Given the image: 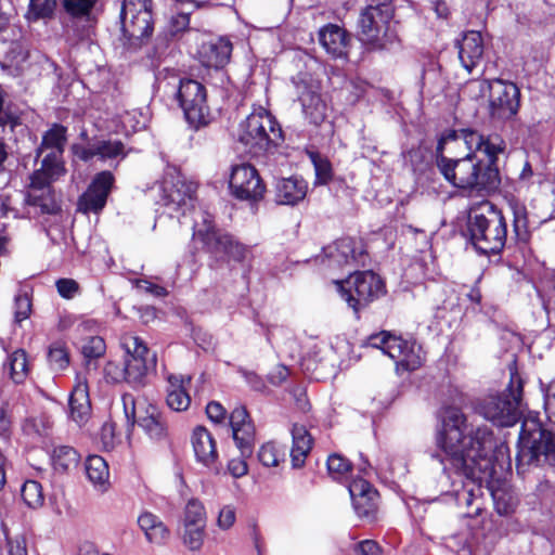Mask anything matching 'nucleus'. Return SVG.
Wrapping results in <instances>:
<instances>
[{"mask_svg": "<svg viewBox=\"0 0 555 555\" xmlns=\"http://www.w3.org/2000/svg\"><path fill=\"white\" fill-rule=\"evenodd\" d=\"M435 442L437 451L431 457L442 466L452 487L463 485L462 491H455L457 503L472 507L476 501L475 480L480 478L477 474L486 473L491 465L492 431L487 426H470L460 408L448 405L440 412Z\"/></svg>", "mask_w": 555, "mask_h": 555, "instance_id": "nucleus-1", "label": "nucleus"}, {"mask_svg": "<svg viewBox=\"0 0 555 555\" xmlns=\"http://www.w3.org/2000/svg\"><path fill=\"white\" fill-rule=\"evenodd\" d=\"M506 150L504 139L475 129L447 131L437 144V167L454 188L469 194L487 195L498 190L499 156Z\"/></svg>", "mask_w": 555, "mask_h": 555, "instance_id": "nucleus-2", "label": "nucleus"}, {"mask_svg": "<svg viewBox=\"0 0 555 555\" xmlns=\"http://www.w3.org/2000/svg\"><path fill=\"white\" fill-rule=\"evenodd\" d=\"M40 167L30 177L28 196L24 197L30 206L40 207L43 214L59 210L51 184L61 180L67 172L63 155L44 153L40 157Z\"/></svg>", "mask_w": 555, "mask_h": 555, "instance_id": "nucleus-3", "label": "nucleus"}, {"mask_svg": "<svg viewBox=\"0 0 555 555\" xmlns=\"http://www.w3.org/2000/svg\"><path fill=\"white\" fill-rule=\"evenodd\" d=\"M469 217L470 240L475 248L485 255L500 253L506 243L507 229L502 211L485 202Z\"/></svg>", "mask_w": 555, "mask_h": 555, "instance_id": "nucleus-4", "label": "nucleus"}, {"mask_svg": "<svg viewBox=\"0 0 555 555\" xmlns=\"http://www.w3.org/2000/svg\"><path fill=\"white\" fill-rule=\"evenodd\" d=\"M522 380L512 374L506 391L490 393L479 401L476 411L487 421L500 427L515 425L521 415Z\"/></svg>", "mask_w": 555, "mask_h": 555, "instance_id": "nucleus-5", "label": "nucleus"}, {"mask_svg": "<svg viewBox=\"0 0 555 555\" xmlns=\"http://www.w3.org/2000/svg\"><path fill=\"white\" fill-rule=\"evenodd\" d=\"M372 1L375 3L366 7L359 17L360 40L372 49H385L397 37L390 25L393 10L390 0Z\"/></svg>", "mask_w": 555, "mask_h": 555, "instance_id": "nucleus-6", "label": "nucleus"}, {"mask_svg": "<svg viewBox=\"0 0 555 555\" xmlns=\"http://www.w3.org/2000/svg\"><path fill=\"white\" fill-rule=\"evenodd\" d=\"M544 459L555 466V434L544 429L535 417H526L519 434L518 466Z\"/></svg>", "mask_w": 555, "mask_h": 555, "instance_id": "nucleus-7", "label": "nucleus"}, {"mask_svg": "<svg viewBox=\"0 0 555 555\" xmlns=\"http://www.w3.org/2000/svg\"><path fill=\"white\" fill-rule=\"evenodd\" d=\"M467 88L476 96L488 98L490 115L494 119L507 120L514 117L519 108V90L515 83L501 79L474 80Z\"/></svg>", "mask_w": 555, "mask_h": 555, "instance_id": "nucleus-8", "label": "nucleus"}, {"mask_svg": "<svg viewBox=\"0 0 555 555\" xmlns=\"http://www.w3.org/2000/svg\"><path fill=\"white\" fill-rule=\"evenodd\" d=\"M366 345L388 356L395 362L398 373L415 371L424 362V351L420 345L390 332L383 331L369 336Z\"/></svg>", "mask_w": 555, "mask_h": 555, "instance_id": "nucleus-9", "label": "nucleus"}, {"mask_svg": "<svg viewBox=\"0 0 555 555\" xmlns=\"http://www.w3.org/2000/svg\"><path fill=\"white\" fill-rule=\"evenodd\" d=\"M336 285L341 298L354 312H359L385 292L384 282L372 271L354 272L345 281L336 282Z\"/></svg>", "mask_w": 555, "mask_h": 555, "instance_id": "nucleus-10", "label": "nucleus"}, {"mask_svg": "<svg viewBox=\"0 0 555 555\" xmlns=\"http://www.w3.org/2000/svg\"><path fill=\"white\" fill-rule=\"evenodd\" d=\"M173 89L186 121L195 129L207 125L210 120V112L205 87L193 79H181L178 86L173 85Z\"/></svg>", "mask_w": 555, "mask_h": 555, "instance_id": "nucleus-11", "label": "nucleus"}, {"mask_svg": "<svg viewBox=\"0 0 555 555\" xmlns=\"http://www.w3.org/2000/svg\"><path fill=\"white\" fill-rule=\"evenodd\" d=\"M245 145L251 144L259 151L276 146L283 140L282 129L266 108L255 107L245 120Z\"/></svg>", "mask_w": 555, "mask_h": 555, "instance_id": "nucleus-12", "label": "nucleus"}, {"mask_svg": "<svg viewBox=\"0 0 555 555\" xmlns=\"http://www.w3.org/2000/svg\"><path fill=\"white\" fill-rule=\"evenodd\" d=\"M121 347L126 352L128 384L135 387L143 385L149 372L156 365L155 353L150 351L140 337L133 335L124 336Z\"/></svg>", "mask_w": 555, "mask_h": 555, "instance_id": "nucleus-13", "label": "nucleus"}, {"mask_svg": "<svg viewBox=\"0 0 555 555\" xmlns=\"http://www.w3.org/2000/svg\"><path fill=\"white\" fill-rule=\"evenodd\" d=\"M121 31L129 39H142L153 31L152 0H122Z\"/></svg>", "mask_w": 555, "mask_h": 555, "instance_id": "nucleus-14", "label": "nucleus"}, {"mask_svg": "<svg viewBox=\"0 0 555 555\" xmlns=\"http://www.w3.org/2000/svg\"><path fill=\"white\" fill-rule=\"evenodd\" d=\"M160 201L172 212L185 215L194 207L196 184L179 173H167L160 183Z\"/></svg>", "mask_w": 555, "mask_h": 555, "instance_id": "nucleus-15", "label": "nucleus"}, {"mask_svg": "<svg viewBox=\"0 0 555 555\" xmlns=\"http://www.w3.org/2000/svg\"><path fill=\"white\" fill-rule=\"evenodd\" d=\"M201 222L194 223L193 240L199 241L203 248L216 260L223 259L225 256L234 257V249L238 244H234L232 236L222 234L215 230L212 217L208 212H201Z\"/></svg>", "mask_w": 555, "mask_h": 555, "instance_id": "nucleus-16", "label": "nucleus"}, {"mask_svg": "<svg viewBox=\"0 0 555 555\" xmlns=\"http://www.w3.org/2000/svg\"><path fill=\"white\" fill-rule=\"evenodd\" d=\"M296 88L306 119L312 125H321L327 116L328 106L320 92V82L305 76L296 82Z\"/></svg>", "mask_w": 555, "mask_h": 555, "instance_id": "nucleus-17", "label": "nucleus"}, {"mask_svg": "<svg viewBox=\"0 0 555 555\" xmlns=\"http://www.w3.org/2000/svg\"><path fill=\"white\" fill-rule=\"evenodd\" d=\"M113 183L114 177L109 171L98 173L88 189L80 195L77 210L86 215L100 212L106 205Z\"/></svg>", "mask_w": 555, "mask_h": 555, "instance_id": "nucleus-18", "label": "nucleus"}, {"mask_svg": "<svg viewBox=\"0 0 555 555\" xmlns=\"http://www.w3.org/2000/svg\"><path fill=\"white\" fill-rule=\"evenodd\" d=\"M208 418L219 425H223L228 435L232 437L235 446L243 449V437L240 436L243 428V408L234 409L228 416L225 409L217 401H211L206 406Z\"/></svg>", "mask_w": 555, "mask_h": 555, "instance_id": "nucleus-19", "label": "nucleus"}, {"mask_svg": "<svg viewBox=\"0 0 555 555\" xmlns=\"http://www.w3.org/2000/svg\"><path fill=\"white\" fill-rule=\"evenodd\" d=\"M350 40V35L336 24H327L319 30V41L333 59L347 57Z\"/></svg>", "mask_w": 555, "mask_h": 555, "instance_id": "nucleus-20", "label": "nucleus"}, {"mask_svg": "<svg viewBox=\"0 0 555 555\" xmlns=\"http://www.w3.org/2000/svg\"><path fill=\"white\" fill-rule=\"evenodd\" d=\"M459 60L467 70H472L481 62L485 51L483 38L479 31L469 30L457 40Z\"/></svg>", "mask_w": 555, "mask_h": 555, "instance_id": "nucleus-21", "label": "nucleus"}, {"mask_svg": "<svg viewBox=\"0 0 555 555\" xmlns=\"http://www.w3.org/2000/svg\"><path fill=\"white\" fill-rule=\"evenodd\" d=\"M348 490L352 499L353 507L359 516L369 517L375 513L378 493L365 479H353L349 483Z\"/></svg>", "mask_w": 555, "mask_h": 555, "instance_id": "nucleus-22", "label": "nucleus"}, {"mask_svg": "<svg viewBox=\"0 0 555 555\" xmlns=\"http://www.w3.org/2000/svg\"><path fill=\"white\" fill-rule=\"evenodd\" d=\"M72 151L76 157L83 162H89L94 157L106 160L125 155L124 144L118 140H100L89 146L74 144Z\"/></svg>", "mask_w": 555, "mask_h": 555, "instance_id": "nucleus-23", "label": "nucleus"}, {"mask_svg": "<svg viewBox=\"0 0 555 555\" xmlns=\"http://www.w3.org/2000/svg\"><path fill=\"white\" fill-rule=\"evenodd\" d=\"M90 412L88 379L85 374L78 373L69 397V415L74 422L82 425L88 421Z\"/></svg>", "mask_w": 555, "mask_h": 555, "instance_id": "nucleus-24", "label": "nucleus"}, {"mask_svg": "<svg viewBox=\"0 0 555 555\" xmlns=\"http://www.w3.org/2000/svg\"><path fill=\"white\" fill-rule=\"evenodd\" d=\"M231 52L232 44L228 39H211L202 43L198 59L203 66L218 69L229 62Z\"/></svg>", "mask_w": 555, "mask_h": 555, "instance_id": "nucleus-25", "label": "nucleus"}, {"mask_svg": "<svg viewBox=\"0 0 555 555\" xmlns=\"http://www.w3.org/2000/svg\"><path fill=\"white\" fill-rule=\"evenodd\" d=\"M308 183L299 176L280 178L275 182V201L280 205L295 206L307 196Z\"/></svg>", "mask_w": 555, "mask_h": 555, "instance_id": "nucleus-26", "label": "nucleus"}, {"mask_svg": "<svg viewBox=\"0 0 555 555\" xmlns=\"http://www.w3.org/2000/svg\"><path fill=\"white\" fill-rule=\"evenodd\" d=\"M267 194V186L257 169L245 164V207L256 215L263 206Z\"/></svg>", "mask_w": 555, "mask_h": 555, "instance_id": "nucleus-27", "label": "nucleus"}, {"mask_svg": "<svg viewBox=\"0 0 555 555\" xmlns=\"http://www.w3.org/2000/svg\"><path fill=\"white\" fill-rule=\"evenodd\" d=\"M167 383L166 402L169 409L176 412L186 411L191 404V397L188 391L191 377L170 374L167 377Z\"/></svg>", "mask_w": 555, "mask_h": 555, "instance_id": "nucleus-28", "label": "nucleus"}, {"mask_svg": "<svg viewBox=\"0 0 555 555\" xmlns=\"http://www.w3.org/2000/svg\"><path fill=\"white\" fill-rule=\"evenodd\" d=\"M137 424L151 440L162 441L167 437L166 423L156 405L147 404L140 409Z\"/></svg>", "mask_w": 555, "mask_h": 555, "instance_id": "nucleus-29", "label": "nucleus"}, {"mask_svg": "<svg viewBox=\"0 0 555 555\" xmlns=\"http://www.w3.org/2000/svg\"><path fill=\"white\" fill-rule=\"evenodd\" d=\"M192 446L195 456L206 467H214L218 460L216 442L211 434L203 426L193 430Z\"/></svg>", "mask_w": 555, "mask_h": 555, "instance_id": "nucleus-30", "label": "nucleus"}, {"mask_svg": "<svg viewBox=\"0 0 555 555\" xmlns=\"http://www.w3.org/2000/svg\"><path fill=\"white\" fill-rule=\"evenodd\" d=\"M27 194L16 193L14 195L0 196V217L4 218H34L39 214L40 207L30 206L24 201Z\"/></svg>", "mask_w": 555, "mask_h": 555, "instance_id": "nucleus-31", "label": "nucleus"}, {"mask_svg": "<svg viewBox=\"0 0 555 555\" xmlns=\"http://www.w3.org/2000/svg\"><path fill=\"white\" fill-rule=\"evenodd\" d=\"M362 254V244L351 237L340 238L326 248V255L337 266L352 263L357 261Z\"/></svg>", "mask_w": 555, "mask_h": 555, "instance_id": "nucleus-32", "label": "nucleus"}, {"mask_svg": "<svg viewBox=\"0 0 555 555\" xmlns=\"http://www.w3.org/2000/svg\"><path fill=\"white\" fill-rule=\"evenodd\" d=\"M293 447L291 457L293 467L299 468L304 466L306 457L312 447V437L307 428L302 425H294L292 429Z\"/></svg>", "mask_w": 555, "mask_h": 555, "instance_id": "nucleus-33", "label": "nucleus"}, {"mask_svg": "<svg viewBox=\"0 0 555 555\" xmlns=\"http://www.w3.org/2000/svg\"><path fill=\"white\" fill-rule=\"evenodd\" d=\"M138 525L151 543L163 544L169 537V530L165 524L150 512H144L139 516Z\"/></svg>", "mask_w": 555, "mask_h": 555, "instance_id": "nucleus-34", "label": "nucleus"}, {"mask_svg": "<svg viewBox=\"0 0 555 555\" xmlns=\"http://www.w3.org/2000/svg\"><path fill=\"white\" fill-rule=\"evenodd\" d=\"M86 473L90 482L100 492L109 487V470L106 461L100 455H90L86 461Z\"/></svg>", "mask_w": 555, "mask_h": 555, "instance_id": "nucleus-35", "label": "nucleus"}, {"mask_svg": "<svg viewBox=\"0 0 555 555\" xmlns=\"http://www.w3.org/2000/svg\"><path fill=\"white\" fill-rule=\"evenodd\" d=\"M66 141V128L62 125L54 124L42 135L41 144L36 151L37 157H40L44 153L63 155Z\"/></svg>", "mask_w": 555, "mask_h": 555, "instance_id": "nucleus-36", "label": "nucleus"}, {"mask_svg": "<svg viewBox=\"0 0 555 555\" xmlns=\"http://www.w3.org/2000/svg\"><path fill=\"white\" fill-rule=\"evenodd\" d=\"M0 54L3 55L7 65L15 69H22L28 57V52L20 40L7 41L4 36L0 37Z\"/></svg>", "mask_w": 555, "mask_h": 555, "instance_id": "nucleus-37", "label": "nucleus"}, {"mask_svg": "<svg viewBox=\"0 0 555 555\" xmlns=\"http://www.w3.org/2000/svg\"><path fill=\"white\" fill-rule=\"evenodd\" d=\"M79 455L76 450L68 446H59L53 449L51 463L55 472L65 473L76 467Z\"/></svg>", "mask_w": 555, "mask_h": 555, "instance_id": "nucleus-38", "label": "nucleus"}, {"mask_svg": "<svg viewBox=\"0 0 555 555\" xmlns=\"http://www.w3.org/2000/svg\"><path fill=\"white\" fill-rule=\"evenodd\" d=\"M5 369L9 370L10 376L15 383H22L28 372V361L25 351L17 349L12 352L8 358Z\"/></svg>", "mask_w": 555, "mask_h": 555, "instance_id": "nucleus-39", "label": "nucleus"}, {"mask_svg": "<svg viewBox=\"0 0 555 555\" xmlns=\"http://www.w3.org/2000/svg\"><path fill=\"white\" fill-rule=\"evenodd\" d=\"M22 498L24 503L30 508H39L44 503V495L41 485L36 480H27L22 487Z\"/></svg>", "mask_w": 555, "mask_h": 555, "instance_id": "nucleus-40", "label": "nucleus"}, {"mask_svg": "<svg viewBox=\"0 0 555 555\" xmlns=\"http://www.w3.org/2000/svg\"><path fill=\"white\" fill-rule=\"evenodd\" d=\"M206 522L207 517L203 503L197 499L189 500L184 508L182 525L206 526Z\"/></svg>", "mask_w": 555, "mask_h": 555, "instance_id": "nucleus-41", "label": "nucleus"}, {"mask_svg": "<svg viewBox=\"0 0 555 555\" xmlns=\"http://www.w3.org/2000/svg\"><path fill=\"white\" fill-rule=\"evenodd\" d=\"M182 541L190 551H199L204 544L206 526L182 525Z\"/></svg>", "mask_w": 555, "mask_h": 555, "instance_id": "nucleus-42", "label": "nucleus"}, {"mask_svg": "<svg viewBox=\"0 0 555 555\" xmlns=\"http://www.w3.org/2000/svg\"><path fill=\"white\" fill-rule=\"evenodd\" d=\"M509 208L513 212L514 232L520 240H526L528 234V216L525 205L512 199L509 201Z\"/></svg>", "mask_w": 555, "mask_h": 555, "instance_id": "nucleus-43", "label": "nucleus"}, {"mask_svg": "<svg viewBox=\"0 0 555 555\" xmlns=\"http://www.w3.org/2000/svg\"><path fill=\"white\" fill-rule=\"evenodd\" d=\"M309 157L315 171V184H326L333 178V170L330 160L317 152H309Z\"/></svg>", "mask_w": 555, "mask_h": 555, "instance_id": "nucleus-44", "label": "nucleus"}, {"mask_svg": "<svg viewBox=\"0 0 555 555\" xmlns=\"http://www.w3.org/2000/svg\"><path fill=\"white\" fill-rule=\"evenodd\" d=\"M56 0H29V9L26 13L28 21L34 22L52 15Z\"/></svg>", "mask_w": 555, "mask_h": 555, "instance_id": "nucleus-45", "label": "nucleus"}, {"mask_svg": "<svg viewBox=\"0 0 555 555\" xmlns=\"http://www.w3.org/2000/svg\"><path fill=\"white\" fill-rule=\"evenodd\" d=\"M284 456V449L273 442L263 444L258 453L259 461L268 467L278 466Z\"/></svg>", "mask_w": 555, "mask_h": 555, "instance_id": "nucleus-46", "label": "nucleus"}, {"mask_svg": "<svg viewBox=\"0 0 555 555\" xmlns=\"http://www.w3.org/2000/svg\"><path fill=\"white\" fill-rule=\"evenodd\" d=\"M106 351V344L100 336H91L85 339L81 345V352L86 360L101 358Z\"/></svg>", "mask_w": 555, "mask_h": 555, "instance_id": "nucleus-47", "label": "nucleus"}, {"mask_svg": "<svg viewBox=\"0 0 555 555\" xmlns=\"http://www.w3.org/2000/svg\"><path fill=\"white\" fill-rule=\"evenodd\" d=\"M350 468L351 465L349 461L339 454H332L327 459L328 474L335 480L343 479Z\"/></svg>", "mask_w": 555, "mask_h": 555, "instance_id": "nucleus-48", "label": "nucleus"}, {"mask_svg": "<svg viewBox=\"0 0 555 555\" xmlns=\"http://www.w3.org/2000/svg\"><path fill=\"white\" fill-rule=\"evenodd\" d=\"M96 0H63L64 9L75 17H88Z\"/></svg>", "mask_w": 555, "mask_h": 555, "instance_id": "nucleus-49", "label": "nucleus"}, {"mask_svg": "<svg viewBox=\"0 0 555 555\" xmlns=\"http://www.w3.org/2000/svg\"><path fill=\"white\" fill-rule=\"evenodd\" d=\"M120 124L126 132H135L145 126L146 118L145 116L137 111H127L120 115Z\"/></svg>", "mask_w": 555, "mask_h": 555, "instance_id": "nucleus-50", "label": "nucleus"}, {"mask_svg": "<svg viewBox=\"0 0 555 555\" xmlns=\"http://www.w3.org/2000/svg\"><path fill=\"white\" fill-rule=\"evenodd\" d=\"M48 358L51 367L56 371L64 370L69 363L67 350L60 343L50 347Z\"/></svg>", "mask_w": 555, "mask_h": 555, "instance_id": "nucleus-51", "label": "nucleus"}, {"mask_svg": "<svg viewBox=\"0 0 555 555\" xmlns=\"http://www.w3.org/2000/svg\"><path fill=\"white\" fill-rule=\"evenodd\" d=\"M243 165L235 164L231 166L227 176L229 191L237 199H243V179L240 177Z\"/></svg>", "mask_w": 555, "mask_h": 555, "instance_id": "nucleus-52", "label": "nucleus"}, {"mask_svg": "<svg viewBox=\"0 0 555 555\" xmlns=\"http://www.w3.org/2000/svg\"><path fill=\"white\" fill-rule=\"evenodd\" d=\"M31 312V300L27 293H22L14 298V319L15 322L21 323L22 321L29 318Z\"/></svg>", "mask_w": 555, "mask_h": 555, "instance_id": "nucleus-53", "label": "nucleus"}, {"mask_svg": "<svg viewBox=\"0 0 555 555\" xmlns=\"http://www.w3.org/2000/svg\"><path fill=\"white\" fill-rule=\"evenodd\" d=\"M104 377L109 383L127 382L128 376L125 363L120 365L117 362L108 361L104 366Z\"/></svg>", "mask_w": 555, "mask_h": 555, "instance_id": "nucleus-54", "label": "nucleus"}, {"mask_svg": "<svg viewBox=\"0 0 555 555\" xmlns=\"http://www.w3.org/2000/svg\"><path fill=\"white\" fill-rule=\"evenodd\" d=\"M55 286L59 295L65 299H73L79 294V284L73 279H60Z\"/></svg>", "mask_w": 555, "mask_h": 555, "instance_id": "nucleus-55", "label": "nucleus"}, {"mask_svg": "<svg viewBox=\"0 0 555 555\" xmlns=\"http://www.w3.org/2000/svg\"><path fill=\"white\" fill-rule=\"evenodd\" d=\"M8 555H27L26 541L22 535L8 537Z\"/></svg>", "mask_w": 555, "mask_h": 555, "instance_id": "nucleus-56", "label": "nucleus"}, {"mask_svg": "<svg viewBox=\"0 0 555 555\" xmlns=\"http://www.w3.org/2000/svg\"><path fill=\"white\" fill-rule=\"evenodd\" d=\"M544 406L548 418L555 423V378L547 387Z\"/></svg>", "mask_w": 555, "mask_h": 555, "instance_id": "nucleus-57", "label": "nucleus"}, {"mask_svg": "<svg viewBox=\"0 0 555 555\" xmlns=\"http://www.w3.org/2000/svg\"><path fill=\"white\" fill-rule=\"evenodd\" d=\"M101 441L106 450L115 447V425L113 423H105L101 428Z\"/></svg>", "mask_w": 555, "mask_h": 555, "instance_id": "nucleus-58", "label": "nucleus"}, {"mask_svg": "<svg viewBox=\"0 0 555 555\" xmlns=\"http://www.w3.org/2000/svg\"><path fill=\"white\" fill-rule=\"evenodd\" d=\"M235 521V511L231 506H224L219 512L218 516V526L219 528L225 530L229 529Z\"/></svg>", "mask_w": 555, "mask_h": 555, "instance_id": "nucleus-59", "label": "nucleus"}, {"mask_svg": "<svg viewBox=\"0 0 555 555\" xmlns=\"http://www.w3.org/2000/svg\"><path fill=\"white\" fill-rule=\"evenodd\" d=\"M358 555H380L379 545L373 540H364L356 545L354 548Z\"/></svg>", "mask_w": 555, "mask_h": 555, "instance_id": "nucleus-60", "label": "nucleus"}, {"mask_svg": "<svg viewBox=\"0 0 555 555\" xmlns=\"http://www.w3.org/2000/svg\"><path fill=\"white\" fill-rule=\"evenodd\" d=\"M137 287L140 291L149 293V294H151V295H153L155 297H164V296L167 295L166 288H164L163 286L153 284V283H151L149 281H145V280L138 281Z\"/></svg>", "mask_w": 555, "mask_h": 555, "instance_id": "nucleus-61", "label": "nucleus"}, {"mask_svg": "<svg viewBox=\"0 0 555 555\" xmlns=\"http://www.w3.org/2000/svg\"><path fill=\"white\" fill-rule=\"evenodd\" d=\"M190 24V16L188 13H178L171 17V30L179 33L184 30Z\"/></svg>", "mask_w": 555, "mask_h": 555, "instance_id": "nucleus-62", "label": "nucleus"}, {"mask_svg": "<svg viewBox=\"0 0 555 555\" xmlns=\"http://www.w3.org/2000/svg\"><path fill=\"white\" fill-rule=\"evenodd\" d=\"M11 427V420L8 414V406L2 405L0 408V436L7 437Z\"/></svg>", "mask_w": 555, "mask_h": 555, "instance_id": "nucleus-63", "label": "nucleus"}, {"mask_svg": "<svg viewBox=\"0 0 555 555\" xmlns=\"http://www.w3.org/2000/svg\"><path fill=\"white\" fill-rule=\"evenodd\" d=\"M228 470L235 479L243 476V459L241 456L232 459L228 464Z\"/></svg>", "mask_w": 555, "mask_h": 555, "instance_id": "nucleus-64", "label": "nucleus"}]
</instances>
